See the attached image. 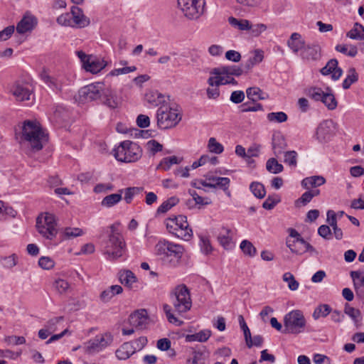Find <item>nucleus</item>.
<instances>
[{
  "label": "nucleus",
  "mask_w": 364,
  "mask_h": 364,
  "mask_svg": "<svg viewBox=\"0 0 364 364\" xmlns=\"http://www.w3.org/2000/svg\"><path fill=\"white\" fill-rule=\"evenodd\" d=\"M58 218L47 212V248L56 246L64 240H71L83 235V230L78 228L67 227L60 228Z\"/></svg>",
  "instance_id": "1"
},
{
  "label": "nucleus",
  "mask_w": 364,
  "mask_h": 364,
  "mask_svg": "<svg viewBox=\"0 0 364 364\" xmlns=\"http://www.w3.org/2000/svg\"><path fill=\"white\" fill-rule=\"evenodd\" d=\"M20 142L27 143L32 151H38L43 149L42 140L45 136L44 131L36 120H24L20 127Z\"/></svg>",
  "instance_id": "2"
},
{
  "label": "nucleus",
  "mask_w": 364,
  "mask_h": 364,
  "mask_svg": "<svg viewBox=\"0 0 364 364\" xmlns=\"http://www.w3.org/2000/svg\"><path fill=\"white\" fill-rule=\"evenodd\" d=\"M243 69L237 65H224L213 68L210 71V77L208 80L210 87L232 84L237 85V82L233 76H240Z\"/></svg>",
  "instance_id": "3"
},
{
  "label": "nucleus",
  "mask_w": 364,
  "mask_h": 364,
  "mask_svg": "<svg viewBox=\"0 0 364 364\" xmlns=\"http://www.w3.org/2000/svg\"><path fill=\"white\" fill-rule=\"evenodd\" d=\"M156 250L165 264L175 267L179 263L184 249L182 245L164 240L158 242Z\"/></svg>",
  "instance_id": "4"
},
{
  "label": "nucleus",
  "mask_w": 364,
  "mask_h": 364,
  "mask_svg": "<svg viewBox=\"0 0 364 364\" xmlns=\"http://www.w3.org/2000/svg\"><path fill=\"white\" fill-rule=\"evenodd\" d=\"M289 236L286 240V245L294 254L301 255L306 252L311 255H318L317 250L308 242H306L299 232L290 228L287 230Z\"/></svg>",
  "instance_id": "5"
},
{
  "label": "nucleus",
  "mask_w": 364,
  "mask_h": 364,
  "mask_svg": "<svg viewBox=\"0 0 364 364\" xmlns=\"http://www.w3.org/2000/svg\"><path fill=\"white\" fill-rule=\"evenodd\" d=\"M114 151L115 159L125 163L135 162L142 155L141 147L137 144L129 140L121 142Z\"/></svg>",
  "instance_id": "6"
},
{
  "label": "nucleus",
  "mask_w": 364,
  "mask_h": 364,
  "mask_svg": "<svg viewBox=\"0 0 364 364\" xmlns=\"http://www.w3.org/2000/svg\"><path fill=\"white\" fill-rule=\"evenodd\" d=\"M166 226L168 231L176 237L189 241L193 237L192 229L189 227L185 215H178L166 220Z\"/></svg>",
  "instance_id": "7"
},
{
  "label": "nucleus",
  "mask_w": 364,
  "mask_h": 364,
  "mask_svg": "<svg viewBox=\"0 0 364 364\" xmlns=\"http://www.w3.org/2000/svg\"><path fill=\"white\" fill-rule=\"evenodd\" d=\"M157 125L162 129L176 127L181 120V114L177 107L161 105L156 111Z\"/></svg>",
  "instance_id": "8"
},
{
  "label": "nucleus",
  "mask_w": 364,
  "mask_h": 364,
  "mask_svg": "<svg viewBox=\"0 0 364 364\" xmlns=\"http://www.w3.org/2000/svg\"><path fill=\"white\" fill-rule=\"evenodd\" d=\"M171 302L178 314L186 313L192 306L188 289L186 285H178L170 294Z\"/></svg>",
  "instance_id": "9"
},
{
  "label": "nucleus",
  "mask_w": 364,
  "mask_h": 364,
  "mask_svg": "<svg viewBox=\"0 0 364 364\" xmlns=\"http://www.w3.org/2000/svg\"><path fill=\"white\" fill-rule=\"evenodd\" d=\"M306 321L300 310H292L284 317L283 333L299 334L305 330Z\"/></svg>",
  "instance_id": "10"
},
{
  "label": "nucleus",
  "mask_w": 364,
  "mask_h": 364,
  "mask_svg": "<svg viewBox=\"0 0 364 364\" xmlns=\"http://www.w3.org/2000/svg\"><path fill=\"white\" fill-rule=\"evenodd\" d=\"M112 233L109 235V240L107 242L105 255L109 260H114L121 257L123 255V248L125 246L123 242L122 236L114 232V225L110 227Z\"/></svg>",
  "instance_id": "11"
},
{
  "label": "nucleus",
  "mask_w": 364,
  "mask_h": 364,
  "mask_svg": "<svg viewBox=\"0 0 364 364\" xmlns=\"http://www.w3.org/2000/svg\"><path fill=\"white\" fill-rule=\"evenodd\" d=\"M102 82L92 83L82 87L78 90L77 95H75V101L79 104H84L97 100L102 97Z\"/></svg>",
  "instance_id": "12"
},
{
  "label": "nucleus",
  "mask_w": 364,
  "mask_h": 364,
  "mask_svg": "<svg viewBox=\"0 0 364 364\" xmlns=\"http://www.w3.org/2000/svg\"><path fill=\"white\" fill-rule=\"evenodd\" d=\"M178 6L186 17L196 19L204 12L205 0H177Z\"/></svg>",
  "instance_id": "13"
},
{
  "label": "nucleus",
  "mask_w": 364,
  "mask_h": 364,
  "mask_svg": "<svg viewBox=\"0 0 364 364\" xmlns=\"http://www.w3.org/2000/svg\"><path fill=\"white\" fill-rule=\"evenodd\" d=\"M113 341L110 333L97 335L85 344V351L89 354L99 353L109 346Z\"/></svg>",
  "instance_id": "14"
},
{
  "label": "nucleus",
  "mask_w": 364,
  "mask_h": 364,
  "mask_svg": "<svg viewBox=\"0 0 364 364\" xmlns=\"http://www.w3.org/2000/svg\"><path fill=\"white\" fill-rule=\"evenodd\" d=\"M335 123L331 119L322 121L316 130V138L321 143H326L331 140L335 134Z\"/></svg>",
  "instance_id": "15"
},
{
  "label": "nucleus",
  "mask_w": 364,
  "mask_h": 364,
  "mask_svg": "<svg viewBox=\"0 0 364 364\" xmlns=\"http://www.w3.org/2000/svg\"><path fill=\"white\" fill-rule=\"evenodd\" d=\"M71 80L63 73L47 75V86L56 94L62 92L63 87L70 85Z\"/></svg>",
  "instance_id": "16"
},
{
  "label": "nucleus",
  "mask_w": 364,
  "mask_h": 364,
  "mask_svg": "<svg viewBox=\"0 0 364 364\" xmlns=\"http://www.w3.org/2000/svg\"><path fill=\"white\" fill-rule=\"evenodd\" d=\"M31 85L28 83L17 81L11 87L10 92L17 100H28L31 95Z\"/></svg>",
  "instance_id": "17"
},
{
  "label": "nucleus",
  "mask_w": 364,
  "mask_h": 364,
  "mask_svg": "<svg viewBox=\"0 0 364 364\" xmlns=\"http://www.w3.org/2000/svg\"><path fill=\"white\" fill-rule=\"evenodd\" d=\"M38 23L37 18L30 14L26 12L23 18L16 25V32L18 34H24L28 32H31Z\"/></svg>",
  "instance_id": "18"
},
{
  "label": "nucleus",
  "mask_w": 364,
  "mask_h": 364,
  "mask_svg": "<svg viewBox=\"0 0 364 364\" xmlns=\"http://www.w3.org/2000/svg\"><path fill=\"white\" fill-rule=\"evenodd\" d=\"M73 28H82L90 23V18L84 14L82 9L77 6H73L70 9Z\"/></svg>",
  "instance_id": "19"
},
{
  "label": "nucleus",
  "mask_w": 364,
  "mask_h": 364,
  "mask_svg": "<svg viewBox=\"0 0 364 364\" xmlns=\"http://www.w3.org/2000/svg\"><path fill=\"white\" fill-rule=\"evenodd\" d=\"M53 109V115L50 118L51 122L55 123L60 127L63 126L65 123L68 122L70 113L68 109L60 105L55 106Z\"/></svg>",
  "instance_id": "20"
},
{
  "label": "nucleus",
  "mask_w": 364,
  "mask_h": 364,
  "mask_svg": "<svg viewBox=\"0 0 364 364\" xmlns=\"http://www.w3.org/2000/svg\"><path fill=\"white\" fill-rule=\"evenodd\" d=\"M131 326L138 329L145 328L148 323V314L145 309H139L132 313L129 318Z\"/></svg>",
  "instance_id": "21"
},
{
  "label": "nucleus",
  "mask_w": 364,
  "mask_h": 364,
  "mask_svg": "<svg viewBox=\"0 0 364 364\" xmlns=\"http://www.w3.org/2000/svg\"><path fill=\"white\" fill-rule=\"evenodd\" d=\"M304 60L316 61L321 58V47L317 43L308 44L300 54Z\"/></svg>",
  "instance_id": "22"
},
{
  "label": "nucleus",
  "mask_w": 364,
  "mask_h": 364,
  "mask_svg": "<svg viewBox=\"0 0 364 364\" xmlns=\"http://www.w3.org/2000/svg\"><path fill=\"white\" fill-rule=\"evenodd\" d=\"M107 65V62L100 57L90 55V59L87 60L84 69L87 72L96 74L104 69Z\"/></svg>",
  "instance_id": "23"
},
{
  "label": "nucleus",
  "mask_w": 364,
  "mask_h": 364,
  "mask_svg": "<svg viewBox=\"0 0 364 364\" xmlns=\"http://www.w3.org/2000/svg\"><path fill=\"white\" fill-rule=\"evenodd\" d=\"M146 100L153 106L164 105L169 96H166L158 90H150L145 95Z\"/></svg>",
  "instance_id": "24"
},
{
  "label": "nucleus",
  "mask_w": 364,
  "mask_h": 364,
  "mask_svg": "<svg viewBox=\"0 0 364 364\" xmlns=\"http://www.w3.org/2000/svg\"><path fill=\"white\" fill-rule=\"evenodd\" d=\"M272 144L274 154L276 156H279L282 154L287 146L284 136L280 132H277L273 134Z\"/></svg>",
  "instance_id": "25"
},
{
  "label": "nucleus",
  "mask_w": 364,
  "mask_h": 364,
  "mask_svg": "<svg viewBox=\"0 0 364 364\" xmlns=\"http://www.w3.org/2000/svg\"><path fill=\"white\" fill-rule=\"evenodd\" d=\"M288 47L292 50L293 53H297L299 51H302L305 46V41L299 33H291L290 38L287 41Z\"/></svg>",
  "instance_id": "26"
},
{
  "label": "nucleus",
  "mask_w": 364,
  "mask_h": 364,
  "mask_svg": "<svg viewBox=\"0 0 364 364\" xmlns=\"http://www.w3.org/2000/svg\"><path fill=\"white\" fill-rule=\"evenodd\" d=\"M326 179L321 176H313L306 177L301 181V186L306 190L317 189L316 188L323 185Z\"/></svg>",
  "instance_id": "27"
},
{
  "label": "nucleus",
  "mask_w": 364,
  "mask_h": 364,
  "mask_svg": "<svg viewBox=\"0 0 364 364\" xmlns=\"http://www.w3.org/2000/svg\"><path fill=\"white\" fill-rule=\"evenodd\" d=\"M135 353V349L132 342L123 343L119 349L116 350V356L119 360H127Z\"/></svg>",
  "instance_id": "28"
},
{
  "label": "nucleus",
  "mask_w": 364,
  "mask_h": 364,
  "mask_svg": "<svg viewBox=\"0 0 364 364\" xmlns=\"http://www.w3.org/2000/svg\"><path fill=\"white\" fill-rule=\"evenodd\" d=\"M230 229L223 227L218 236L219 243L226 250H230L233 247L232 238L230 237Z\"/></svg>",
  "instance_id": "29"
},
{
  "label": "nucleus",
  "mask_w": 364,
  "mask_h": 364,
  "mask_svg": "<svg viewBox=\"0 0 364 364\" xmlns=\"http://www.w3.org/2000/svg\"><path fill=\"white\" fill-rule=\"evenodd\" d=\"M247 97L252 102H255L257 100H263L268 98V95L264 92L259 87H252L246 90Z\"/></svg>",
  "instance_id": "30"
},
{
  "label": "nucleus",
  "mask_w": 364,
  "mask_h": 364,
  "mask_svg": "<svg viewBox=\"0 0 364 364\" xmlns=\"http://www.w3.org/2000/svg\"><path fill=\"white\" fill-rule=\"evenodd\" d=\"M101 98H102L103 103L111 109L117 108L119 104L117 96L109 90H104L102 88Z\"/></svg>",
  "instance_id": "31"
},
{
  "label": "nucleus",
  "mask_w": 364,
  "mask_h": 364,
  "mask_svg": "<svg viewBox=\"0 0 364 364\" xmlns=\"http://www.w3.org/2000/svg\"><path fill=\"white\" fill-rule=\"evenodd\" d=\"M119 279L120 282L131 288L132 284L136 282V277L134 274L129 269H123L119 272Z\"/></svg>",
  "instance_id": "32"
},
{
  "label": "nucleus",
  "mask_w": 364,
  "mask_h": 364,
  "mask_svg": "<svg viewBox=\"0 0 364 364\" xmlns=\"http://www.w3.org/2000/svg\"><path fill=\"white\" fill-rule=\"evenodd\" d=\"M264 58L263 51L260 50H255L252 56L250 57L248 60L242 64V67L247 71L252 69L255 65L259 64Z\"/></svg>",
  "instance_id": "33"
},
{
  "label": "nucleus",
  "mask_w": 364,
  "mask_h": 364,
  "mask_svg": "<svg viewBox=\"0 0 364 364\" xmlns=\"http://www.w3.org/2000/svg\"><path fill=\"white\" fill-rule=\"evenodd\" d=\"M320 194L318 189L307 190L301 196L296 200V205H307L314 197L317 196Z\"/></svg>",
  "instance_id": "34"
},
{
  "label": "nucleus",
  "mask_w": 364,
  "mask_h": 364,
  "mask_svg": "<svg viewBox=\"0 0 364 364\" xmlns=\"http://www.w3.org/2000/svg\"><path fill=\"white\" fill-rule=\"evenodd\" d=\"M211 336L210 330H202L194 334H188L186 336V341L188 342L198 341L205 342Z\"/></svg>",
  "instance_id": "35"
},
{
  "label": "nucleus",
  "mask_w": 364,
  "mask_h": 364,
  "mask_svg": "<svg viewBox=\"0 0 364 364\" xmlns=\"http://www.w3.org/2000/svg\"><path fill=\"white\" fill-rule=\"evenodd\" d=\"M228 23L235 28L240 31H249L251 23L247 19H238L233 16L228 18Z\"/></svg>",
  "instance_id": "36"
},
{
  "label": "nucleus",
  "mask_w": 364,
  "mask_h": 364,
  "mask_svg": "<svg viewBox=\"0 0 364 364\" xmlns=\"http://www.w3.org/2000/svg\"><path fill=\"white\" fill-rule=\"evenodd\" d=\"M332 311L330 305L326 304H321L317 306L312 314L314 320H318L320 318H325Z\"/></svg>",
  "instance_id": "37"
},
{
  "label": "nucleus",
  "mask_w": 364,
  "mask_h": 364,
  "mask_svg": "<svg viewBox=\"0 0 364 364\" xmlns=\"http://www.w3.org/2000/svg\"><path fill=\"white\" fill-rule=\"evenodd\" d=\"M181 160L182 159H180L176 156L165 157L160 161L156 168L168 171L173 164H180Z\"/></svg>",
  "instance_id": "38"
},
{
  "label": "nucleus",
  "mask_w": 364,
  "mask_h": 364,
  "mask_svg": "<svg viewBox=\"0 0 364 364\" xmlns=\"http://www.w3.org/2000/svg\"><path fill=\"white\" fill-rule=\"evenodd\" d=\"M123 190H120L119 193H112L105 197L101 205L103 207L111 208L114 205L117 204L122 198V193Z\"/></svg>",
  "instance_id": "39"
},
{
  "label": "nucleus",
  "mask_w": 364,
  "mask_h": 364,
  "mask_svg": "<svg viewBox=\"0 0 364 364\" xmlns=\"http://www.w3.org/2000/svg\"><path fill=\"white\" fill-rule=\"evenodd\" d=\"M346 36L353 40H364V26L355 23L353 28L347 33Z\"/></svg>",
  "instance_id": "40"
},
{
  "label": "nucleus",
  "mask_w": 364,
  "mask_h": 364,
  "mask_svg": "<svg viewBox=\"0 0 364 364\" xmlns=\"http://www.w3.org/2000/svg\"><path fill=\"white\" fill-rule=\"evenodd\" d=\"M358 80V74L354 68H350L348 70L347 76L342 83L344 90L349 89L353 83Z\"/></svg>",
  "instance_id": "41"
},
{
  "label": "nucleus",
  "mask_w": 364,
  "mask_h": 364,
  "mask_svg": "<svg viewBox=\"0 0 364 364\" xmlns=\"http://www.w3.org/2000/svg\"><path fill=\"white\" fill-rule=\"evenodd\" d=\"M240 247L244 255L250 257H255L257 253L256 247L247 240H242L240 245Z\"/></svg>",
  "instance_id": "42"
},
{
  "label": "nucleus",
  "mask_w": 364,
  "mask_h": 364,
  "mask_svg": "<svg viewBox=\"0 0 364 364\" xmlns=\"http://www.w3.org/2000/svg\"><path fill=\"white\" fill-rule=\"evenodd\" d=\"M336 50L349 57H355L358 53L356 46L353 45L338 44L335 48Z\"/></svg>",
  "instance_id": "43"
},
{
  "label": "nucleus",
  "mask_w": 364,
  "mask_h": 364,
  "mask_svg": "<svg viewBox=\"0 0 364 364\" xmlns=\"http://www.w3.org/2000/svg\"><path fill=\"white\" fill-rule=\"evenodd\" d=\"M206 355L204 351L193 350L192 357L187 359L186 362L188 364H205Z\"/></svg>",
  "instance_id": "44"
},
{
  "label": "nucleus",
  "mask_w": 364,
  "mask_h": 364,
  "mask_svg": "<svg viewBox=\"0 0 364 364\" xmlns=\"http://www.w3.org/2000/svg\"><path fill=\"white\" fill-rule=\"evenodd\" d=\"M266 168L269 172L277 174L281 173L284 167L282 164L278 163L276 159L271 158L266 163Z\"/></svg>",
  "instance_id": "45"
},
{
  "label": "nucleus",
  "mask_w": 364,
  "mask_h": 364,
  "mask_svg": "<svg viewBox=\"0 0 364 364\" xmlns=\"http://www.w3.org/2000/svg\"><path fill=\"white\" fill-rule=\"evenodd\" d=\"M250 189L253 195L258 198H263L265 196L266 191L264 186L259 182H252Z\"/></svg>",
  "instance_id": "46"
},
{
  "label": "nucleus",
  "mask_w": 364,
  "mask_h": 364,
  "mask_svg": "<svg viewBox=\"0 0 364 364\" xmlns=\"http://www.w3.org/2000/svg\"><path fill=\"white\" fill-rule=\"evenodd\" d=\"M163 310L169 323H173L176 326H181L182 321H179L172 313V308L170 305L166 304H164Z\"/></svg>",
  "instance_id": "47"
},
{
  "label": "nucleus",
  "mask_w": 364,
  "mask_h": 364,
  "mask_svg": "<svg viewBox=\"0 0 364 364\" xmlns=\"http://www.w3.org/2000/svg\"><path fill=\"white\" fill-rule=\"evenodd\" d=\"M267 118L269 122L282 123L287 120L288 117L284 112H277L267 114Z\"/></svg>",
  "instance_id": "48"
},
{
  "label": "nucleus",
  "mask_w": 364,
  "mask_h": 364,
  "mask_svg": "<svg viewBox=\"0 0 364 364\" xmlns=\"http://www.w3.org/2000/svg\"><path fill=\"white\" fill-rule=\"evenodd\" d=\"M143 188L129 187L124 189V200L127 203H130L134 196L139 194Z\"/></svg>",
  "instance_id": "49"
},
{
  "label": "nucleus",
  "mask_w": 364,
  "mask_h": 364,
  "mask_svg": "<svg viewBox=\"0 0 364 364\" xmlns=\"http://www.w3.org/2000/svg\"><path fill=\"white\" fill-rule=\"evenodd\" d=\"M350 275L353 280L354 288L364 285V273L363 272L351 271Z\"/></svg>",
  "instance_id": "50"
},
{
  "label": "nucleus",
  "mask_w": 364,
  "mask_h": 364,
  "mask_svg": "<svg viewBox=\"0 0 364 364\" xmlns=\"http://www.w3.org/2000/svg\"><path fill=\"white\" fill-rule=\"evenodd\" d=\"M344 313L348 315L354 322L358 321V318L360 316L361 313L359 309L352 307L349 304L346 303L344 306Z\"/></svg>",
  "instance_id": "51"
},
{
  "label": "nucleus",
  "mask_w": 364,
  "mask_h": 364,
  "mask_svg": "<svg viewBox=\"0 0 364 364\" xmlns=\"http://www.w3.org/2000/svg\"><path fill=\"white\" fill-rule=\"evenodd\" d=\"M56 21L60 26L73 28L71 11L61 14Z\"/></svg>",
  "instance_id": "52"
},
{
  "label": "nucleus",
  "mask_w": 364,
  "mask_h": 364,
  "mask_svg": "<svg viewBox=\"0 0 364 364\" xmlns=\"http://www.w3.org/2000/svg\"><path fill=\"white\" fill-rule=\"evenodd\" d=\"M283 280L288 283V287L290 290L295 291L298 289L299 284L291 272L284 273L283 274Z\"/></svg>",
  "instance_id": "53"
},
{
  "label": "nucleus",
  "mask_w": 364,
  "mask_h": 364,
  "mask_svg": "<svg viewBox=\"0 0 364 364\" xmlns=\"http://www.w3.org/2000/svg\"><path fill=\"white\" fill-rule=\"evenodd\" d=\"M322 102L330 110H333L337 107V101L334 95L331 92H326L325 96L323 98Z\"/></svg>",
  "instance_id": "54"
},
{
  "label": "nucleus",
  "mask_w": 364,
  "mask_h": 364,
  "mask_svg": "<svg viewBox=\"0 0 364 364\" xmlns=\"http://www.w3.org/2000/svg\"><path fill=\"white\" fill-rule=\"evenodd\" d=\"M63 321V317L62 316L50 318L47 323V336L55 331L58 328L57 326L60 324Z\"/></svg>",
  "instance_id": "55"
},
{
  "label": "nucleus",
  "mask_w": 364,
  "mask_h": 364,
  "mask_svg": "<svg viewBox=\"0 0 364 364\" xmlns=\"http://www.w3.org/2000/svg\"><path fill=\"white\" fill-rule=\"evenodd\" d=\"M324 92L320 87H311L308 91V96L315 101H321L325 96Z\"/></svg>",
  "instance_id": "56"
},
{
  "label": "nucleus",
  "mask_w": 364,
  "mask_h": 364,
  "mask_svg": "<svg viewBox=\"0 0 364 364\" xmlns=\"http://www.w3.org/2000/svg\"><path fill=\"white\" fill-rule=\"evenodd\" d=\"M298 154L295 151H289L284 153V161L290 166L296 167Z\"/></svg>",
  "instance_id": "57"
},
{
  "label": "nucleus",
  "mask_w": 364,
  "mask_h": 364,
  "mask_svg": "<svg viewBox=\"0 0 364 364\" xmlns=\"http://www.w3.org/2000/svg\"><path fill=\"white\" fill-rule=\"evenodd\" d=\"M208 146L210 152L217 154H221L224 150L223 146L213 137L209 139Z\"/></svg>",
  "instance_id": "58"
},
{
  "label": "nucleus",
  "mask_w": 364,
  "mask_h": 364,
  "mask_svg": "<svg viewBox=\"0 0 364 364\" xmlns=\"http://www.w3.org/2000/svg\"><path fill=\"white\" fill-rule=\"evenodd\" d=\"M280 202V198L277 196H269L262 204V207L266 210H272Z\"/></svg>",
  "instance_id": "59"
},
{
  "label": "nucleus",
  "mask_w": 364,
  "mask_h": 364,
  "mask_svg": "<svg viewBox=\"0 0 364 364\" xmlns=\"http://www.w3.org/2000/svg\"><path fill=\"white\" fill-rule=\"evenodd\" d=\"M338 62L336 59H335V58L331 59L327 63L326 66H324L323 68H321V73L323 75H328L329 74H331V73H333V71L335 70V69L338 67Z\"/></svg>",
  "instance_id": "60"
},
{
  "label": "nucleus",
  "mask_w": 364,
  "mask_h": 364,
  "mask_svg": "<svg viewBox=\"0 0 364 364\" xmlns=\"http://www.w3.org/2000/svg\"><path fill=\"white\" fill-rule=\"evenodd\" d=\"M200 247L202 252L205 255H208L212 252V246L210 242L207 237L201 236L200 237Z\"/></svg>",
  "instance_id": "61"
},
{
  "label": "nucleus",
  "mask_w": 364,
  "mask_h": 364,
  "mask_svg": "<svg viewBox=\"0 0 364 364\" xmlns=\"http://www.w3.org/2000/svg\"><path fill=\"white\" fill-rule=\"evenodd\" d=\"M46 223V216L44 213H41L36 218V229L40 234L46 237V230L44 224Z\"/></svg>",
  "instance_id": "62"
},
{
  "label": "nucleus",
  "mask_w": 364,
  "mask_h": 364,
  "mask_svg": "<svg viewBox=\"0 0 364 364\" xmlns=\"http://www.w3.org/2000/svg\"><path fill=\"white\" fill-rule=\"evenodd\" d=\"M69 287V284L64 279H58L53 283V288L60 294L66 291Z\"/></svg>",
  "instance_id": "63"
},
{
  "label": "nucleus",
  "mask_w": 364,
  "mask_h": 364,
  "mask_svg": "<svg viewBox=\"0 0 364 364\" xmlns=\"http://www.w3.org/2000/svg\"><path fill=\"white\" fill-rule=\"evenodd\" d=\"M146 146L149 151L153 155H154L156 153L159 151H161L163 149L162 144H161L157 141L154 139L149 141L146 144Z\"/></svg>",
  "instance_id": "64"
}]
</instances>
